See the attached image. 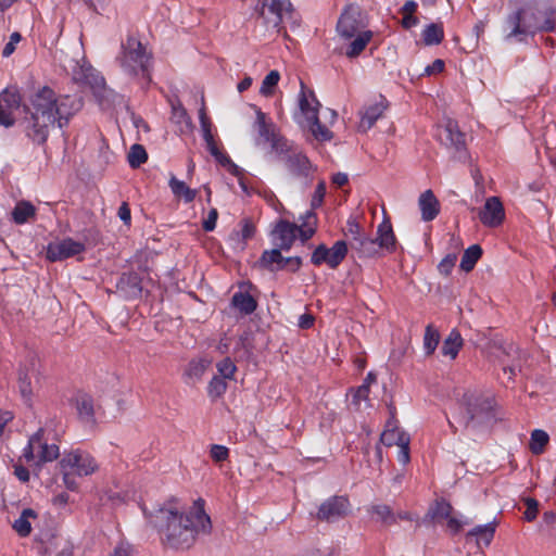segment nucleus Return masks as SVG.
Returning a JSON list of instances; mask_svg holds the SVG:
<instances>
[{"mask_svg":"<svg viewBox=\"0 0 556 556\" xmlns=\"http://www.w3.org/2000/svg\"><path fill=\"white\" fill-rule=\"evenodd\" d=\"M218 218V212L216 208H211L207 217L202 223V228L204 231H213L216 227V222Z\"/></svg>","mask_w":556,"mask_h":556,"instance_id":"nucleus-59","label":"nucleus"},{"mask_svg":"<svg viewBox=\"0 0 556 556\" xmlns=\"http://www.w3.org/2000/svg\"><path fill=\"white\" fill-rule=\"evenodd\" d=\"M117 216L125 225H129L131 222V212L127 202H123L117 211Z\"/></svg>","mask_w":556,"mask_h":556,"instance_id":"nucleus-63","label":"nucleus"},{"mask_svg":"<svg viewBox=\"0 0 556 556\" xmlns=\"http://www.w3.org/2000/svg\"><path fill=\"white\" fill-rule=\"evenodd\" d=\"M60 467L81 477L93 473L98 469V464L89 453L76 450L63 456Z\"/></svg>","mask_w":556,"mask_h":556,"instance_id":"nucleus-11","label":"nucleus"},{"mask_svg":"<svg viewBox=\"0 0 556 556\" xmlns=\"http://www.w3.org/2000/svg\"><path fill=\"white\" fill-rule=\"evenodd\" d=\"M375 239L377 240L380 256L383 253L392 254L396 251L397 240L390 219L386 218L378 225Z\"/></svg>","mask_w":556,"mask_h":556,"instance_id":"nucleus-16","label":"nucleus"},{"mask_svg":"<svg viewBox=\"0 0 556 556\" xmlns=\"http://www.w3.org/2000/svg\"><path fill=\"white\" fill-rule=\"evenodd\" d=\"M371 511L386 525H393L396 522V517L388 505H375L371 507Z\"/></svg>","mask_w":556,"mask_h":556,"instance_id":"nucleus-48","label":"nucleus"},{"mask_svg":"<svg viewBox=\"0 0 556 556\" xmlns=\"http://www.w3.org/2000/svg\"><path fill=\"white\" fill-rule=\"evenodd\" d=\"M206 369V364L202 359H191L185 371H184V381L187 384H195L199 382L204 375Z\"/></svg>","mask_w":556,"mask_h":556,"instance_id":"nucleus-32","label":"nucleus"},{"mask_svg":"<svg viewBox=\"0 0 556 556\" xmlns=\"http://www.w3.org/2000/svg\"><path fill=\"white\" fill-rule=\"evenodd\" d=\"M456 260H457L456 254H454V253L447 254L445 257H443L441 260V262L438 265L439 273L444 276H448L455 266Z\"/></svg>","mask_w":556,"mask_h":556,"instance_id":"nucleus-52","label":"nucleus"},{"mask_svg":"<svg viewBox=\"0 0 556 556\" xmlns=\"http://www.w3.org/2000/svg\"><path fill=\"white\" fill-rule=\"evenodd\" d=\"M227 382L219 376H214L207 386V394L211 399L215 400L223 396L227 390Z\"/></svg>","mask_w":556,"mask_h":556,"instance_id":"nucleus-46","label":"nucleus"},{"mask_svg":"<svg viewBox=\"0 0 556 556\" xmlns=\"http://www.w3.org/2000/svg\"><path fill=\"white\" fill-rule=\"evenodd\" d=\"M84 251L85 244L83 242L75 241L72 238H65L61 241L48 244L47 258L50 262H59L78 255Z\"/></svg>","mask_w":556,"mask_h":556,"instance_id":"nucleus-13","label":"nucleus"},{"mask_svg":"<svg viewBox=\"0 0 556 556\" xmlns=\"http://www.w3.org/2000/svg\"><path fill=\"white\" fill-rule=\"evenodd\" d=\"M478 216L485 227L496 228L501 226L505 219V210L500 198H488L483 207L479 211Z\"/></svg>","mask_w":556,"mask_h":556,"instance_id":"nucleus-14","label":"nucleus"},{"mask_svg":"<svg viewBox=\"0 0 556 556\" xmlns=\"http://www.w3.org/2000/svg\"><path fill=\"white\" fill-rule=\"evenodd\" d=\"M127 159L131 168H138L147 162L148 153L143 146L135 143L130 147Z\"/></svg>","mask_w":556,"mask_h":556,"instance_id":"nucleus-42","label":"nucleus"},{"mask_svg":"<svg viewBox=\"0 0 556 556\" xmlns=\"http://www.w3.org/2000/svg\"><path fill=\"white\" fill-rule=\"evenodd\" d=\"M43 429L39 428L28 440L27 445L23 450V457L27 463L38 459V443L40 435L43 434Z\"/></svg>","mask_w":556,"mask_h":556,"instance_id":"nucleus-41","label":"nucleus"},{"mask_svg":"<svg viewBox=\"0 0 556 556\" xmlns=\"http://www.w3.org/2000/svg\"><path fill=\"white\" fill-rule=\"evenodd\" d=\"M206 149L211 155L223 166H227L228 170L233 175H239V167L231 161L229 155L222 150V147L214 138L213 134L206 131V136L203 137Z\"/></svg>","mask_w":556,"mask_h":556,"instance_id":"nucleus-18","label":"nucleus"},{"mask_svg":"<svg viewBox=\"0 0 556 556\" xmlns=\"http://www.w3.org/2000/svg\"><path fill=\"white\" fill-rule=\"evenodd\" d=\"M351 508L350 501L346 496L334 495L326 500L319 506L317 518L328 522L336 521L345 517Z\"/></svg>","mask_w":556,"mask_h":556,"instance_id":"nucleus-12","label":"nucleus"},{"mask_svg":"<svg viewBox=\"0 0 556 556\" xmlns=\"http://www.w3.org/2000/svg\"><path fill=\"white\" fill-rule=\"evenodd\" d=\"M418 205L421 212V219L424 222L433 220L440 213V202L430 189L420 194Z\"/></svg>","mask_w":556,"mask_h":556,"instance_id":"nucleus-20","label":"nucleus"},{"mask_svg":"<svg viewBox=\"0 0 556 556\" xmlns=\"http://www.w3.org/2000/svg\"><path fill=\"white\" fill-rule=\"evenodd\" d=\"M280 80V73L276 70L270 71L263 79L260 93L264 97H271Z\"/></svg>","mask_w":556,"mask_h":556,"instance_id":"nucleus-43","label":"nucleus"},{"mask_svg":"<svg viewBox=\"0 0 556 556\" xmlns=\"http://www.w3.org/2000/svg\"><path fill=\"white\" fill-rule=\"evenodd\" d=\"M270 147L271 149L279 155L281 156L283 160H286L287 155L288 154H291L293 151H292V146L291 143L289 142L288 139H286L285 137L280 136L279 134H277L270 141Z\"/></svg>","mask_w":556,"mask_h":556,"instance_id":"nucleus-45","label":"nucleus"},{"mask_svg":"<svg viewBox=\"0 0 556 556\" xmlns=\"http://www.w3.org/2000/svg\"><path fill=\"white\" fill-rule=\"evenodd\" d=\"M349 252L346 241L338 240L331 248L321 243L315 248L311 255V263L314 266L327 265L331 269H337L345 260Z\"/></svg>","mask_w":556,"mask_h":556,"instance_id":"nucleus-9","label":"nucleus"},{"mask_svg":"<svg viewBox=\"0 0 556 556\" xmlns=\"http://www.w3.org/2000/svg\"><path fill=\"white\" fill-rule=\"evenodd\" d=\"M365 233L361 225L354 219L349 218L346 222V235L350 236V240L354 238H361Z\"/></svg>","mask_w":556,"mask_h":556,"instance_id":"nucleus-56","label":"nucleus"},{"mask_svg":"<svg viewBox=\"0 0 556 556\" xmlns=\"http://www.w3.org/2000/svg\"><path fill=\"white\" fill-rule=\"evenodd\" d=\"M443 141L446 146L460 151L465 148V134L458 129L456 122L448 121L443 130Z\"/></svg>","mask_w":556,"mask_h":556,"instance_id":"nucleus-25","label":"nucleus"},{"mask_svg":"<svg viewBox=\"0 0 556 556\" xmlns=\"http://www.w3.org/2000/svg\"><path fill=\"white\" fill-rule=\"evenodd\" d=\"M549 435L546 431L541 429H535L531 432L529 448L532 454L541 455L546 445L548 444Z\"/></svg>","mask_w":556,"mask_h":556,"instance_id":"nucleus-37","label":"nucleus"},{"mask_svg":"<svg viewBox=\"0 0 556 556\" xmlns=\"http://www.w3.org/2000/svg\"><path fill=\"white\" fill-rule=\"evenodd\" d=\"M319 106H320V103L317 100L314 91H312V90L306 91L304 83L301 81V92L299 94V108H300L302 114L305 116L307 122L312 118H315V116H318Z\"/></svg>","mask_w":556,"mask_h":556,"instance_id":"nucleus-22","label":"nucleus"},{"mask_svg":"<svg viewBox=\"0 0 556 556\" xmlns=\"http://www.w3.org/2000/svg\"><path fill=\"white\" fill-rule=\"evenodd\" d=\"M350 247L359 258H375L380 256L377 240L366 232L361 238L350 240Z\"/></svg>","mask_w":556,"mask_h":556,"instance_id":"nucleus-17","label":"nucleus"},{"mask_svg":"<svg viewBox=\"0 0 556 556\" xmlns=\"http://www.w3.org/2000/svg\"><path fill=\"white\" fill-rule=\"evenodd\" d=\"M525 505L527 507L525 511V519L527 521H533L539 513V502L535 498L527 497L525 500Z\"/></svg>","mask_w":556,"mask_h":556,"instance_id":"nucleus-53","label":"nucleus"},{"mask_svg":"<svg viewBox=\"0 0 556 556\" xmlns=\"http://www.w3.org/2000/svg\"><path fill=\"white\" fill-rule=\"evenodd\" d=\"M384 106L381 103H375L367 106L361 116L359 130L363 132L368 131L376 122L383 115Z\"/></svg>","mask_w":556,"mask_h":556,"instance_id":"nucleus-27","label":"nucleus"},{"mask_svg":"<svg viewBox=\"0 0 556 556\" xmlns=\"http://www.w3.org/2000/svg\"><path fill=\"white\" fill-rule=\"evenodd\" d=\"M300 219L302 222L300 226L280 219L271 231L273 244L283 251H289L298 236H300L302 242L309 240L316 232L317 216L314 212L307 211Z\"/></svg>","mask_w":556,"mask_h":556,"instance_id":"nucleus-3","label":"nucleus"},{"mask_svg":"<svg viewBox=\"0 0 556 556\" xmlns=\"http://www.w3.org/2000/svg\"><path fill=\"white\" fill-rule=\"evenodd\" d=\"M372 31L371 30H363L356 34L353 38V40L350 42L345 55L350 59L358 56L367 47V45L372 39Z\"/></svg>","mask_w":556,"mask_h":556,"instance_id":"nucleus-28","label":"nucleus"},{"mask_svg":"<svg viewBox=\"0 0 556 556\" xmlns=\"http://www.w3.org/2000/svg\"><path fill=\"white\" fill-rule=\"evenodd\" d=\"M369 392H370V388L367 387V383H362L354 391L353 402L355 404H359L362 401L368 400Z\"/></svg>","mask_w":556,"mask_h":556,"instance_id":"nucleus-62","label":"nucleus"},{"mask_svg":"<svg viewBox=\"0 0 556 556\" xmlns=\"http://www.w3.org/2000/svg\"><path fill=\"white\" fill-rule=\"evenodd\" d=\"M121 66L131 75L141 73L146 75L149 70L150 55L138 39L127 38L126 45H123V54L119 59Z\"/></svg>","mask_w":556,"mask_h":556,"instance_id":"nucleus-7","label":"nucleus"},{"mask_svg":"<svg viewBox=\"0 0 556 556\" xmlns=\"http://www.w3.org/2000/svg\"><path fill=\"white\" fill-rule=\"evenodd\" d=\"M309 130L313 136L319 141H329L332 139V132L320 123L318 116L308 121Z\"/></svg>","mask_w":556,"mask_h":556,"instance_id":"nucleus-44","label":"nucleus"},{"mask_svg":"<svg viewBox=\"0 0 556 556\" xmlns=\"http://www.w3.org/2000/svg\"><path fill=\"white\" fill-rule=\"evenodd\" d=\"M444 38L443 27L439 24H430L422 30V39L427 46H434L442 42Z\"/></svg>","mask_w":556,"mask_h":556,"instance_id":"nucleus-39","label":"nucleus"},{"mask_svg":"<svg viewBox=\"0 0 556 556\" xmlns=\"http://www.w3.org/2000/svg\"><path fill=\"white\" fill-rule=\"evenodd\" d=\"M109 556H134L132 547L127 543H119Z\"/></svg>","mask_w":556,"mask_h":556,"instance_id":"nucleus-64","label":"nucleus"},{"mask_svg":"<svg viewBox=\"0 0 556 556\" xmlns=\"http://www.w3.org/2000/svg\"><path fill=\"white\" fill-rule=\"evenodd\" d=\"M445 63L441 59L434 60L430 65H427L424 71V75L431 76L434 74H440L444 71Z\"/></svg>","mask_w":556,"mask_h":556,"instance_id":"nucleus-61","label":"nucleus"},{"mask_svg":"<svg viewBox=\"0 0 556 556\" xmlns=\"http://www.w3.org/2000/svg\"><path fill=\"white\" fill-rule=\"evenodd\" d=\"M148 523L156 530L163 545L172 549H188L198 535L208 534L212 521L204 510V501L199 498L188 510H181L176 500H170L152 509L142 508Z\"/></svg>","mask_w":556,"mask_h":556,"instance_id":"nucleus-1","label":"nucleus"},{"mask_svg":"<svg viewBox=\"0 0 556 556\" xmlns=\"http://www.w3.org/2000/svg\"><path fill=\"white\" fill-rule=\"evenodd\" d=\"M460 406L464 409L462 421L465 427L481 425L494 417V400L490 396L466 393Z\"/></svg>","mask_w":556,"mask_h":556,"instance_id":"nucleus-5","label":"nucleus"},{"mask_svg":"<svg viewBox=\"0 0 556 556\" xmlns=\"http://www.w3.org/2000/svg\"><path fill=\"white\" fill-rule=\"evenodd\" d=\"M367 26L362 9L356 3H350L343 9L338 23L337 31L343 39H352Z\"/></svg>","mask_w":556,"mask_h":556,"instance_id":"nucleus-8","label":"nucleus"},{"mask_svg":"<svg viewBox=\"0 0 556 556\" xmlns=\"http://www.w3.org/2000/svg\"><path fill=\"white\" fill-rule=\"evenodd\" d=\"M254 126L260 135L266 142H269L278 132H276L275 125L267 122L265 113L261 110L256 111V119Z\"/></svg>","mask_w":556,"mask_h":556,"instance_id":"nucleus-33","label":"nucleus"},{"mask_svg":"<svg viewBox=\"0 0 556 556\" xmlns=\"http://www.w3.org/2000/svg\"><path fill=\"white\" fill-rule=\"evenodd\" d=\"M22 94L17 86H8L0 92V126L11 128L15 125V112L22 105Z\"/></svg>","mask_w":556,"mask_h":556,"instance_id":"nucleus-10","label":"nucleus"},{"mask_svg":"<svg viewBox=\"0 0 556 556\" xmlns=\"http://www.w3.org/2000/svg\"><path fill=\"white\" fill-rule=\"evenodd\" d=\"M22 40V36L18 31H14L11 34L9 41L5 43L2 50V56L9 58L12 55L16 49V45Z\"/></svg>","mask_w":556,"mask_h":556,"instance_id":"nucleus-55","label":"nucleus"},{"mask_svg":"<svg viewBox=\"0 0 556 556\" xmlns=\"http://www.w3.org/2000/svg\"><path fill=\"white\" fill-rule=\"evenodd\" d=\"M281 251L277 247L271 250H265L258 260L260 267L273 273L281 270L280 266L285 262Z\"/></svg>","mask_w":556,"mask_h":556,"instance_id":"nucleus-26","label":"nucleus"},{"mask_svg":"<svg viewBox=\"0 0 556 556\" xmlns=\"http://www.w3.org/2000/svg\"><path fill=\"white\" fill-rule=\"evenodd\" d=\"M217 371L219 374V377L223 379H235V374L237 371V366L231 361L230 357H225L220 362L216 364Z\"/></svg>","mask_w":556,"mask_h":556,"instance_id":"nucleus-47","label":"nucleus"},{"mask_svg":"<svg viewBox=\"0 0 556 556\" xmlns=\"http://www.w3.org/2000/svg\"><path fill=\"white\" fill-rule=\"evenodd\" d=\"M75 79L88 85L94 93L100 92L105 87V79L91 66L80 67L79 73L75 74Z\"/></svg>","mask_w":556,"mask_h":556,"instance_id":"nucleus-24","label":"nucleus"},{"mask_svg":"<svg viewBox=\"0 0 556 556\" xmlns=\"http://www.w3.org/2000/svg\"><path fill=\"white\" fill-rule=\"evenodd\" d=\"M539 14L540 11L531 5L521 7L509 14L505 22L506 39L523 41L528 36H534L540 24Z\"/></svg>","mask_w":556,"mask_h":556,"instance_id":"nucleus-4","label":"nucleus"},{"mask_svg":"<svg viewBox=\"0 0 556 556\" xmlns=\"http://www.w3.org/2000/svg\"><path fill=\"white\" fill-rule=\"evenodd\" d=\"M172 114H173V118H175L176 122H178V123L189 119L187 110L184 108V105L180 102L172 103Z\"/></svg>","mask_w":556,"mask_h":556,"instance_id":"nucleus-60","label":"nucleus"},{"mask_svg":"<svg viewBox=\"0 0 556 556\" xmlns=\"http://www.w3.org/2000/svg\"><path fill=\"white\" fill-rule=\"evenodd\" d=\"M481 256L482 248L479 244L470 245L463 254L460 268L466 273L471 271Z\"/></svg>","mask_w":556,"mask_h":556,"instance_id":"nucleus-35","label":"nucleus"},{"mask_svg":"<svg viewBox=\"0 0 556 556\" xmlns=\"http://www.w3.org/2000/svg\"><path fill=\"white\" fill-rule=\"evenodd\" d=\"M18 389L22 394V396L29 401L33 394L31 389V379L27 372V370L21 369L18 371Z\"/></svg>","mask_w":556,"mask_h":556,"instance_id":"nucleus-49","label":"nucleus"},{"mask_svg":"<svg viewBox=\"0 0 556 556\" xmlns=\"http://www.w3.org/2000/svg\"><path fill=\"white\" fill-rule=\"evenodd\" d=\"M495 530H496L495 521L477 526L467 532L466 541L467 542L475 541L479 548L488 547L494 538Z\"/></svg>","mask_w":556,"mask_h":556,"instance_id":"nucleus-19","label":"nucleus"},{"mask_svg":"<svg viewBox=\"0 0 556 556\" xmlns=\"http://www.w3.org/2000/svg\"><path fill=\"white\" fill-rule=\"evenodd\" d=\"M380 441L383 445L390 447L409 444L410 438L408 433L399 429L392 421H388L386 430L381 433Z\"/></svg>","mask_w":556,"mask_h":556,"instance_id":"nucleus-23","label":"nucleus"},{"mask_svg":"<svg viewBox=\"0 0 556 556\" xmlns=\"http://www.w3.org/2000/svg\"><path fill=\"white\" fill-rule=\"evenodd\" d=\"M275 15L273 26L277 33L283 29V23H289L292 27H299L301 17L290 0H260L255 10L261 17L264 16L265 8Z\"/></svg>","mask_w":556,"mask_h":556,"instance_id":"nucleus-6","label":"nucleus"},{"mask_svg":"<svg viewBox=\"0 0 556 556\" xmlns=\"http://www.w3.org/2000/svg\"><path fill=\"white\" fill-rule=\"evenodd\" d=\"M325 195H326V182L324 180H320L318 182V185L316 186V189L312 197V201H311V206H312L311 211L312 212H314V210L321 206V204L324 203Z\"/></svg>","mask_w":556,"mask_h":556,"instance_id":"nucleus-51","label":"nucleus"},{"mask_svg":"<svg viewBox=\"0 0 556 556\" xmlns=\"http://www.w3.org/2000/svg\"><path fill=\"white\" fill-rule=\"evenodd\" d=\"M285 162L288 170L294 177L303 179L305 185L311 182L314 167L304 153L300 151L292 152L287 155Z\"/></svg>","mask_w":556,"mask_h":556,"instance_id":"nucleus-15","label":"nucleus"},{"mask_svg":"<svg viewBox=\"0 0 556 556\" xmlns=\"http://www.w3.org/2000/svg\"><path fill=\"white\" fill-rule=\"evenodd\" d=\"M168 186L173 194L178 199H184L186 203L192 202L197 197V190L189 188L184 181L179 180L174 174H170Z\"/></svg>","mask_w":556,"mask_h":556,"instance_id":"nucleus-30","label":"nucleus"},{"mask_svg":"<svg viewBox=\"0 0 556 556\" xmlns=\"http://www.w3.org/2000/svg\"><path fill=\"white\" fill-rule=\"evenodd\" d=\"M302 266V258L300 256H289L285 257V262L280 266L281 270H288L291 273H296L300 270Z\"/></svg>","mask_w":556,"mask_h":556,"instance_id":"nucleus-57","label":"nucleus"},{"mask_svg":"<svg viewBox=\"0 0 556 556\" xmlns=\"http://www.w3.org/2000/svg\"><path fill=\"white\" fill-rule=\"evenodd\" d=\"M210 455L213 460L220 463L229 457V450L224 445L213 444L211 446Z\"/></svg>","mask_w":556,"mask_h":556,"instance_id":"nucleus-54","label":"nucleus"},{"mask_svg":"<svg viewBox=\"0 0 556 556\" xmlns=\"http://www.w3.org/2000/svg\"><path fill=\"white\" fill-rule=\"evenodd\" d=\"M35 206L27 201L18 202L12 211L13 220L18 224H25L30 217L35 216Z\"/></svg>","mask_w":556,"mask_h":556,"instance_id":"nucleus-36","label":"nucleus"},{"mask_svg":"<svg viewBox=\"0 0 556 556\" xmlns=\"http://www.w3.org/2000/svg\"><path fill=\"white\" fill-rule=\"evenodd\" d=\"M439 342H440L439 331L432 325H428L426 327L425 334H424V350H425L426 355L433 354L435 349L438 348Z\"/></svg>","mask_w":556,"mask_h":556,"instance_id":"nucleus-40","label":"nucleus"},{"mask_svg":"<svg viewBox=\"0 0 556 556\" xmlns=\"http://www.w3.org/2000/svg\"><path fill=\"white\" fill-rule=\"evenodd\" d=\"M256 227L250 219L242 220L241 238L244 242L252 239L255 235Z\"/></svg>","mask_w":556,"mask_h":556,"instance_id":"nucleus-58","label":"nucleus"},{"mask_svg":"<svg viewBox=\"0 0 556 556\" xmlns=\"http://www.w3.org/2000/svg\"><path fill=\"white\" fill-rule=\"evenodd\" d=\"M231 304L244 315L252 314L257 307L256 300L250 293L242 291L236 292L232 295Z\"/></svg>","mask_w":556,"mask_h":556,"instance_id":"nucleus-31","label":"nucleus"},{"mask_svg":"<svg viewBox=\"0 0 556 556\" xmlns=\"http://www.w3.org/2000/svg\"><path fill=\"white\" fill-rule=\"evenodd\" d=\"M29 518H37V513L31 508H25L13 523V529L22 538L28 536L31 532Z\"/></svg>","mask_w":556,"mask_h":556,"instance_id":"nucleus-34","label":"nucleus"},{"mask_svg":"<svg viewBox=\"0 0 556 556\" xmlns=\"http://www.w3.org/2000/svg\"><path fill=\"white\" fill-rule=\"evenodd\" d=\"M60 455L59 446L56 444H48L43 442V434L40 435L38 443V459L37 464L52 462Z\"/></svg>","mask_w":556,"mask_h":556,"instance_id":"nucleus-38","label":"nucleus"},{"mask_svg":"<svg viewBox=\"0 0 556 556\" xmlns=\"http://www.w3.org/2000/svg\"><path fill=\"white\" fill-rule=\"evenodd\" d=\"M30 106L24 105L26 113L22 126L25 136L36 146H45L50 129L68 125L71 118L83 108V100L76 96L56 94L49 86L39 88L29 97Z\"/></svg>","mask_w":556,"mask_h":556,"instance_id":"nucleus-2","label":"nucleus"},{"mask_svg":"<svg viewBox=\"0 0 556 556\" xmlns=\"http://www.w3.org/2000/svg\"><path fill=\"white\" fill-rule=\"evenodd\" d=\"M453 511L452 505L445 500L435 502V505L431 508V515L433 519H446L450 518Z\"/></svg>","mask_w":556,"mask_h":556,"instance_id":"nucleus-50","label":"nucleus"},{"mask_svg":"<svg viewBox=\"0 0 556 556\" xmlns=\"http://www.w3.org/2000/svg\"><path fill=\"white\" fill-rule=\"evenodd\" d=\"M463 342L459 331L453 329L443 341L441 353L451 359H455L463 346Z\"/></svg>","mask_w":556,"mask_h":556,"instance_id":"nucleus-29","label":"nucleus"},{"mask_svg":"<svg viewBox=\"0 0 556 556\" xmlns=\"http://www.w3.org/2000/svg\"><path fill=\"white\" fill-rule=\"evenodd\" d=\"M73 404L81 421L94 424V404L91 395L78 392L73 399Z\"/></svg>","mask_w":556,"mask_h":556,"instance_id":"nucleus-21","label":"nucleus"}]
</instances>
